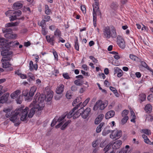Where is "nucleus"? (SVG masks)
I'll return each mask as SVG.
<instances>
[{
    "instance_id": "obj_56",
    "label": "nucleus",
    "mask_w": 153,
    "mask_h": 153,
    "mask_svg": "<svg viewBox=\"0 0 153 153\" xmlns=\"http://www.w3.org/2000/svg\"><path fill=\"white\" fill-rule=\"evenodd\" d=\"M51 17L50 16L48 15H45L44 16V19L43 20L45 22H47L49 21L50 20Z\"/></svg>"
},
{
    "instance_id": "obj_16",
    "label": "nucleus",
    "mask_w": 153,
    "mask_h": 153,
    "mask_svg": "<svg viewBox=\"0 0 153 153\" xmlns=\"http://www.w3.org/2000/svg\"><path fill=\"white\" fill-rule=\"evenodd\" d=\"M9 96V94L8 93H7L4 94L0 98V104H3L7 100L8 97Z\"/></svg>"
},
{
    "instance_id": "obj_54",
    "label": "nucleus",
    "mask_w": 153,
    "mask_h": 153,
    "mask_svg": "<svg viewBox=\"0 0 153 153\" xmlns=\"http://www.w3.org/2000/svg\"><path fill=\"white\" fill-rule=\"evenodd\" d=\"M79 102V98L78 97L76 98L73 102L72 105L74 106H75L76 103H77Z\"/></svg>"
},
{
    "instance_id": "obj_50",
    "label": "nucleus",
    "mask_w": 153,
    "mask_h": 153,
    "mask_svg": "<svg viewBox=\"0 0 153 153\" xmlns=\"http://www.w3.org/2000/svg\"><path fill=\"white\" fill-rule=\"evenodd\" d=\"M10 21H12L17 19V17L14 15L13 14V15L10 16L9 17Z\"/></svg>"
},
{
    "instance_id": "obj_10",
    "label": "nucleus",
    "mask_w": 153,
    "mask_h": 153,
    "mask_svg": "<svg viewBox=\"0 0 153 153\" xmlns=\"http://www.w3.org/2000/svg\"><path fill=\"white\" fill-rule=\"evenodd\" d=\"M91 109L89 108H87L85 110L83 108V111H81V116L84 119L86 118L91 113Z\"/></svg>"
},
{
    "instance_id": "obj_46",
    "label": "nucleus",
    "mask_w": 153,
    "mask_h": 153,
    "mask_svg": "<svg viewBox=\"0 0 153 153\" xmlns=\"http://www.w3.org/2000/svg\"><path fill=\"white\" fill-rule=\"evenodd\" d=\"M89 58L91 59L93 62L95 63H98V60L96 58H95L93 56H89Z\"/></svg>"
},
{
    "instance_id": "obj_7",
    "label": "nucleus",
    "mask_w": 153,
    "mask_h": 153,
    "mask_svg": "<svg viewBox=\"0 0 153 153\" xmlns=\"http://www.w3.org/2000/svg\"><path fill=\"white\" fill-rule=\"evenodd\" d=\"M33 105V107L30 109L29 113L28 114V117L29 118L32 117L35 113H36L38 115H40L42 111H38V109L35 108V105Z\"/></svg>"
},
{
    "instance_id": "obj_63",
    "label": "nucleus",
    "mask_w": 153,
    "mask_h": 153,
    "mask_svg": "<svg viewBox=\"0 0 153 153\" xmlns=\"http://www.w3.org/2000/svg\"><path fill=\"white\" fill-rule=\"evenodd\" d=\"M147 99L150 102H151L153 100V95L151 94L148 96Z\"/></svg>"
},
{
    "instance_id": "obj_31",
    "label": "nucleus",
    "mask_w": 153,
    "mask_h": 153,
    "mask_svg": "<svg viewBox=\"0 0 153 153\" xmlns=\"http://www.w3.org/2000/svg\"><path fill=\"white\" fill-rule=\"evenodd\" d=\"M129 148V146L126 145L124 148H123L120 150L119 153H127L128 150Z\"/></svg>"
},
{
    "instance_id": "obj_52",
    "label": "nucleus",
    "mask_w": 153,
    "mask_h": 153,
    "mask_svg": "<svg viewBox=\"0 0 153 153\" xmlns=\"http://www.w3.org/2000/svg\"><path fill=\"white\" fill-rule=\"evenodd\" d=\"M78 39H77L76 40L75 42V48L77 51L79 50V45L77 42Z\"/></svg>"
},
{
    "instance_id": "obj_30",
    "label": "nucleus",
    "mask_w": 153,
    "mask_h": 153,
    "mask_svg": "<svg viewBox=\"0 0 153 153\" xmlns=\"http://www.w3.org/2000/svg\"><path fill=\"white\" fill-rule=\"evenodd\" d=\"M105 123L102 122L97 127L96 129V132L97 133H99L101 131V128L102 127L105 126Z\"/></svg>"
},
{
    "instance_id": "obj_12",
    "label": "nucleus",
    "mask_w": 153,
    "mask_h": 153,
    "mask_svg": "<svg viewBox=\"0 0 153 153\" xmlns=\"http://www.w3.org/2000/svg\"><path fill=\"white\" fill-rule=\"evenodd\" d=\"M66 117V116L65 115H62L61 117H59V118L58 117H56L57 118V120L59 122H60L59 124L56 126V128H59L64 123V119Z\"/></svg>"
},
{
    "instance_id": "obj_22",
    "label": "nucleus",
    "mask_w": 153,
    "mask_h": 153,
    "mask_svg": "<svg viewBox=\"0 0 153 153\" xmlns=\"http://www.w3.org/2000/svg\"><path fill=\"white\" fill-rule=\"evenodd\" d=\"M103 117L104 115L103 114H101L99 115L95 120V124H99L101 122Z\"/></svg>"
},
{
    "instance_id": "obj_27",
    "label": "nucleus",
    "mask_w": 153,
    "mask_h": 153,
    "mask_svg": "<svg viewBox=\"0 0 153 153\" xmlns=\"http://www.w3.org/2000/svg\"><path fill=\"white\" fill-rule=\"evenodd\" d=\"M17 35L16 34H11L10 33H6L4 34V36L8 39H14L16 37Z\"/></svg>"
},
{
    "instance_id": "obj_37",
    "label": "nucleus",
    "mask_w": 153,
    "mask_h": 153,
    "mask_svg": "<svg viewBox=\"0 0 153 153\" xmlns=\"http://www.w3.org/2000/svg\"><path fill=\"white\" fill-rule=\"evenodd\" d=\"M97 14L93 13V24L95 27H96L97 25Z\"/></svg>"
},
{
    "instance_id": "obj_28",
    "label": "nucleus",
    "mask_w": 153,
    "mask_h": 153,
    "mask_svg": "<svg viewBox=\"0 0 153 153\" xmlns=\"http://www.w3.org/2000/svg\"><path fill=\"white\" fill-rule=\"evenodd\" d=\"M7 41L4 38H1L0 40V45L2 46V47H0V51L2 50V48H4V46L5 47L7 44Z\"/></svg>"
},
{
    "instance_id": "obj_43",
    "label": "nucleus",
    "mask_w": 153,
    "mask_h": 153,
    "mask_svg": "<svg viewBox=\"0 0 153 153\" xmlns=\"http://www.w3.org/2000/svg\"><path fill=\"white\" fill-rule=\"evenodd\" d=\"M17 22H15V23L11 22V23H7L5 25V27H9L12 26H15L17 25Z\"/></svg>"
},
{
    "instance_id": "obj_47",
    "label": "nucleus",
    "mask_w": 153,
    "mask_h": 153,
    "mask_svg": "<svg viewBox=\"0 0 153 153\" xmlns=\"http://www.w3.org/2000/svg\"><path fill=\"white\" fill-rule=\"evenodd\" d=\"M74 84L80 86L82 85V82L80 79L76 80L74 81Z\"/></svg>"
},
{
    "instance_id": "obj_3",
    "label": "nucleus",
    "mask_w": 153,
    "mask_h": 153,
    "mask_svg": "<svg viewBox=\"0 0 153 153\" xmlns=\"http://www.w3.org/2000/svg\"><path fill=\"white\" fill-rule=\"evenodd\" d=\"M107 102L102 103V100H99L96 102L94 105L93 107V110L95 111H96L98 109L103 110L107 106Z\"/></svg>"
},
{
    "instance_id": "obj_35",
    "label": "nucleus",
    "mask_w": 153,
    "mask_h": 153,
    "mask_svg": "<svg viewBox=\"0 0 153 153\" xmlns=\"http://www.w3.org/2000/svg\"><path fill=\"white\" fill-rule=\"evenodd\" d=\"M71 121L70 120H68L61 126V129L62 130H65L66 128L68 125L71 123Z\"/></svg>"
},
{
    "instance_id": "obj_60",
    "label": "nucleus",
    "mask_w": 153,
    "mask_h": 153,
    "mask_svg": "<svg viewBox=\"0 0 153 153\" xmlns=\"http://www.w3.org/2000/svg\"><path fill=\"white\" fill-rule=\"evenodd\" d=\"M57 119V118H56V117L54 118L51 123V126H53L54 125H55L56 122H58Z\"/></svg>"
},
{
    "instance_id": "obj_42",
    "label": "nucleus",
    "mask_w": 153,
    "mask_h": 153,
    "mask_svg": "<svg viewBox=\"0 0 153 153\" xmlns=\"http://www.w3.org/2000/svg\"><path fill=\"white\" fill-rule=\"evenodd\" d=\"M142 131L143 133H144L147 135H150L151 134V132L150 130L148 129H143L142 130Z\"/></svg>"
},
{
    "instance_id": "obj_48",
    "label": "nucleus",
    "mask_w": 153,
    "mask_h": 153,
    "mask_svg": "<svg viewBox=\"0 0 153 153\" xmlns=\"http://www.w3.org/2000/svg\"><path fill=\"white\" fill-rule=\"evenodd\" d=\"M128 113V111L126 110H124L122 113V115L123 117L128 116L127 114Z\"/></svg>"
},
{
    "instance_id": "obj_5",
    "label": "nucleus",
    "mask_w": 153,
    "mask_h": 153,
    "mask_svg": "<svg viewBox=\"0 0 153 153\" xmlns=\"http://www.w3.org/2000/svg\"><path fill=\"white\" fill-rule=\"evenodd\" d=\"M122 135V131L121 130H115L112 131L110 137L112 139H117L119 138Z\"/></svg>"
},
{
    "instance_id": "obj_15",
    "label": "nucleus",
    "mask_w": 153,
    "mask_h": 153,
    "mask_svg": "<svg viewBox=\"0 0 153 153\" xmlns=\"http://www.w3.org/2000/svg\"><path fill=\"white\" fill-rule=\"evenodd\" d=\"M64 89V86L62 84H60L57 87L56 90V92L58 94H62Z\"/></svg>"
},
{
    "instance_id": "obj_32",
    "label": "nucleus",
    "mask_w": 153,
    "mask_h": 153,
    "mask_svg": "<svg viewBox=\"0 0 153 153\" xmlns=\"http://www.w3.org/2000/svg\"><path fill=\"white\" fill-rule=\"evenodd\" d=\"M144 110L146 112L150 113L152 110L151 105L149 104L146 105L145 107Z\"/></svg>"
},
{
    "instance_id": "obj_61",
    "label": "nucleus",
    "mask_w": 153,
    "mask_h": 153,
    "mask_svg": "<svg viewBox=\"0 0 153 153\" xmlns=\"http://www.w3.org/2000/svg\"><path fill=\"white\" fill-rule=\"evenodd\" d=\"M81 9L83 13H85L86 12V8L84 5H81Z\"/></svg>"
},
{
    "instance_id": "obj_45",
    "label": "nucleus",
    "mask_w": 153,
    "mask_h": 153,
    "mask_svg": "<svg viewBox=\"0 0 153 153\" xmlns=\"http://www.w3.org/2000/svg\"><path fill=\"white\" fill-rule=\"evenodd\" d=\"M22 14V12L20 10L15 11L13 13L17 17L20 16Z\"/></svg>"
},
{
    "instance_id": "obj_11",
    "label": "nucleus",
    "mask_w": 153,
    "mask_h": 153,
    "mask_svg": "<svg viewBox=\"0 0 153 153\" xmlns=\"http://www.w3.org/2000/svg\"><path fill=\"white\" fill-rule=\"evenodd\" d=\"M10 60L6 58H2L1 62H2V67L3 68H6L9 67L10 65H11L10 63L8 62V61H10Z\"/></svg>"
},
{
    "instance_id": "obj_51",
    "label": "nucleus",
    "mask_w": 153,
    "mask_h": 153,
    "mask_svg": "<svg viewBox=\"0 0 153 153\" xmlns=\"http://www.w3.org/2000/svg\"><path fill=\"white\" fill-rule=\"evenodd\" d=\"M46 22H45L43 19L41 21L40 23V26L41 27H46Z\"/></svg>"
},
{
    "instance_id": "obj_20",
    "label": "nucleus",
    "mask_w": 153,
    "mask_h": 153,
    "mask_svg": "<svg viewBox=\"0 0 153 153\" xmlns=\"http://www.w3.org/2000/svg\"><path fill=\"white\" fill-rule=\"evenodd\" d=\"M21 92L20 90H17L12 93L11 94L10 96L13 99L17 98L19 96H20Z\"/></svg>"
},
{
    "instance_id": "obj_40",
    "label": "nucleus",
    "mask_w": 153,
    "mask_h": 153,
    "mask_svg": "<svg viewBox=\"0 0 153 153\" xmlns=\"http://www.w3.org/2000/svg\"><path fill=\"white\" fill-rule=\"evenodd\" d=\"M129 57L131 59L134 61L137 60V59H139L137 56L132 54H130Z\"/></svg>"
},
{
    "instance_id": "obj_8",
    "label": "nucleus",
    "mask_w": 153,
    "mask_h": 153,
    "mask_svg": "<svg viewBox=\"0 0 153 153\" xmlns=\"http://www.w3.org/2000/svg\"><path fill=\"white\" fill-rule=\"evenodd\" d=\"M12 52L9 51L8 50H2L1 52V54L3 56V58H6L8 59H11L12 57Z\"/></svg>"
},
{
    "instance_id": "obj_25",
    "label": "nucleus",
    "mask_w": 153,
    "mask_h": 153,
    "mask_svg": "<svg viewBox=\"0 0 153 153\" xmlns=\"http://www.w3.org/2000/svg\"><path fill=\"white\" fill-rule=\"evenodd\" d=\"M83 108H81L78 111L73 114V119H76L78 118L80 115H81V111H82Z\"/></svg>"
},
{
    "instance_id": "obj_21",
    "label": "nucleus",
    "mask_w": 153,
    "mask_h": 153,
    "mask_svg": "<svg viewBox=\"0 0 153 153\" xmlns=\"http://www.w3.org/2000/svg\"><path fill=\"white\" fill-rule=\"evenodd\" d=\"M115 112L113 110H111L108 112L105 115V117L107 119H108L113 117L115 115Z\"/></svg>"
},
{
    "instance_id": "obj_1",
    "label": "nucleus",
    "mask_w": 153,
    "mask_h": 153,
    "mask_svg": "<svg viewBox=\"0 0 153 153\" xmlns=\"http://www.w3.org/2000/svg\"><path fill=\"white\" fill-rule=\"evenodd\" d=\"M45 95L40 94L37 93L35 95L33 104L35 105V108L38 110H42L44 107V100H45Z\"/></svg>"
},
{
    "instance_id": "obj_26",
    "label": "nucleus",
    "mask_w": 153,
    "mask_h": 153,
    "mask_svg": "<svg viewBox=\"0 0 153 153\" xmlns=\"http://www.w3.org/2000/svg\"><path fill=\"white\" fill-rule=\"evenodd\" d=\"M76 109L77 107H75L72 110L70 111L68 113L65 115L66 117V116L68 118H70L72 117H73V113Z\"/></svg>"
},
{
    "instance_id": "obj_53",
    "label": "nucleus",
    "mask_w": 153,
    "mask_h": 153,
    "mask_svg": "<svg viewBox=\"0 0 153 153\" xmlns=\"http://www.w3.org/2000/svg\"><path fill=\"white\" fill-rule=\"evenodd\" d=\"M111 6L112 9L115 10L118 7V5L116 3L113 2L111 4Z\"/></svg>"
},
{
    "instance_id": "obj_49",
    "label": "nucleus",
    "mask_w": 153,
    "mask_h": 153,
    "mask_svg": "<svg viewBox=\"0 0 153 153\" xmlns=\"http://www.w3.org/2000/svg\"><path fill=\"white\" fill-rule=\"evenodd\" d=\"M121 71V69L118 67H115L114 68V74L115 75L116 74L120 72Z\"/></svg>"
},
{
    "instance_id": "obj_19",
    "label": "nucleus",
    "mask_w": 153,
    "mask_h": 153,
    "mask_svg": "<svg viewBox=\"0 0 153 153\" xmlns=\"http://www.w3.org/2000/svg\"><path fill=\"white\" fill-rule=\"evenodd\" d=\"M36 89L37 87L35 86H33L30 88L29 94V96L30 98V100L32 99L31 97L34 95Z\"/></svg>"
},
{
    "instance_id": "obj_18",
    "label": "nucleus",
    "mask_w": 153,
    "mask_h": 153,
    "mask_svg": "<svg viewBox=\"0 0 153 153\" xmlns=\"http://www.w3.org/2000/svg\"><path fill=\"white\" fill-rule=\"evenodd\" d=\"M98 3L96 2V4L93 5V13L97 14V15L100 14L101 12L99 10V7L97 5Z\"/></svg>"
},
{
    "instance_id": "obj_33",
    "label": "nucleus",
    "mask_w": 153,
    "mask_h": 153,
    "mask_svg": "<svg viewBox=\"0 0 153 153\" xmlns=\"http://www.w3.org/2000/svg\"><path fill=\"white\" fill-rule=\"evenodd\" d=\"M61 32L59 29L57 28L54 32V36L58 37H60L61 36Z\"/></svg>"
},
{
    "instance_id": "obj_44",
    "label": "nucleus",
    "mask_w": 153,
    "mask_h": 153,
    "mask_svg": "<svg viewBox=\"0 0 153 153\" xmlns=\"http://www.w3.org/2000/svg\"><path fill=\"white\" fill-rule=\"evenodd\" d=\"M3 33H11L12 32V30L10 28H4L2 29Z\"/></svg>"
},
{
    "instance_id": "obj_34",
    "label": "nucleus",
    "mask_w": 153,
    "mask_h": 153,
    "mask_svg": "<svg viewBox=\"0 0 153 153\" xmlns=\"http://www.w3.org/2000/svg\"><path fill=\"white\" fill-rule=\"evenodd\" d=\"M139 96V99L140 100V103H141L142 102L146 100V96L144 94H140Z\"/></svg>"
},
{
    "instance_id": "obj_41",
    "label": "nucleus",
    "mask_w": 153,
    "mask_h": 153,
    "mask_svg": "<svg viewBox=\"0 0 153 153\" xmlns=\"http://www.w3.org/2000/svg\"><path fill=\"white\" fill-rule=\"evenodd\" d=\"M128 119V116L123 117L121 120V123L123 125L126 123Z\"/></svg>"
},
{
    "instance_id": "obj_23",
    "label": "nucleus",
    "mask_w": 153,
    "mask_h": 153,
    "mask_svg": "<svg viewBox=\"0 0 153 153\" xmlns=\"http://www.w3.org/2000/svg\"><path fill=\"white\" fill-rule=\"evenodd\" d=\"M22 4L18 1L15 3L13 6V9L15 10H18L22 7Z\"/></svg>"
},
{
    "instance_id": "obj_17",
    "label": "nucleus",
    "mask_w": 153,
    "mask_h": 153,
    "mask_svg": "<svg viewBox=\"0 0 153 153\" xmlns=\"http://www.w3.org/2000/svg\"><path fill=\"white\" fill-rule=\"evenodd\" d=\"M55 36H53L51 37L50 36H47L46 39L47 42L50 43L51 44L53 45L55 42Z\"/></svg>"
},
{
    "instance_id": "obj_58",
    "label": "nucleus",
    "mask_w": 153,
    "mask_h": 153,
    "mask_svg": "<svg viewBox=\"0 0 153 153\" xmlns=\"http://www.w3.org/2000/svg\"><path fill=\"white\" fill-rule=\"evenodd\" d=\"M86 87L84 86H82V87L79 90V92L80 93H83L86 90Z\"/></svg>"
},
{
    "instance_id": "obj_4",
    "label": "nucleus",
    "mask_w": 153,
    "mask_h": 153,
    "mask_svg": "<svg viewBox=\"0 0 153 153\" xmlns=\"http://www.w3.org/2000/svg\"><path fill=\"white\" fill-rule=\"evenodd\" d=\"M29 109L27 107H26L24 109H22V108H19L17 111H19V116H21V120L24 121L27 118V115L28 111Z\"/></svg>"
},
{
    "instance_id": "obj_36",
    "label": "nucleus",
    "mask_w": 153,
    "mask_h": 153,
    "mask_svg": "<svg viewBox=\"0 0 153 153\" xmlns=\"http://www.w3.org/2000/svg\"><path fill=\"white\" fill-rule=\"evenodd\" d=\"M27 76L28 77L30 78L27 79L28 81L29 82H30V80H34L35 79V77L33 74L31 73H29L28 74Z\"/></svg>"
},
{
    "instance_id": "obj_38",
    "label": "nucleus",
    "mask_w": 153,
    "mask_h": 153,
    "mask_svg": "<svg viewBox=\"0 0 153 153\" xmlns=\"http://www.w3.org/2000/svg\"><path fill=\"white\" fill-rule=\"evenodd\" d=\"M16 74H17L18 75L20 76V78L22 79H26L27 78V76L25 74H22L19 73L18 72H16Z\"/></svg>"
},
{
    "instance_id": "obj_57",
    "label": "nucleus",
    "mask_w": 153,
    "mask_h": 153,
    "mask_svg": "<svg viewBox=\"0 0 153 153\" xmlns=\"http://www.w3.org/2000/svg\"><path fill=\"white\" fill-rule=\"evenodd\" d=\"M33 61H30L29 63V69L30 71H32L33 69Z\"/></svg>"
},
{
    "instance_id": "obj_14",
    "label": "nucleus",
    "mask_w": 153,
    "mask_h": 153,
    "mask_svg": "<svg viewBox=\"0 0 153 153\" xmlns=\"http://www.w3.org/2000/svg\"><path fill=\"white\" fill-rule=\"evenodd\" d=\"M122 143V141L120 140L116 141L112 146V148L114 149H118L120 147Z\"/></svg>"
},
{
    "instance_id": "obj_59",
    "label": "nucleus",
    "mask_w": 153,
    "mask_h": 153,
    "mask_svg": "<svg viewBox=\"0 0 153 153\" xmlns=\"http://www.w3.org/2000/svg\"><path fill=\"white\" fill-rule=\"evenodd\" d=\"M112 144H110V143L107 145L104 149V151L105 152H108L109 150V148H110V146Z\"/></svg>"
},
{
    "instance_id": "obj_2",
    "label": "nucleus",
    "mask_w": 153,
    "mask_h": 153,
    "mask_svg": "<svg viewBox=\"0 0 153 153\" xmlns=\"http://www.w3.org/2000/svg\"><path fill=\"white\" fill-rule=\"evenodd\" d=\"M103 33L105 38L109 39L111 37L115 38L117 36L116 30L114 27H113L111 30L109 27H105L103 30Z\"/></svg>"
},
{
    "instance_id": "obj_13",
    "label": "nucleus",
    "mask_w": 153,
    "mask_h": 153,
    "mask_svg": "<svg viewBox=\"0 0 153 153\" xmlns=\"http://www.w3.org/2000/svg\"><path fill=\"white\" fill-rule=\"evenodd\" d=\"M53 92L51 90L47 91L46 95H45V100L46 101H50L53 97Z\"/></svg>"
},
{
    "instance_id": "obj_24",
    "label": "nucleus",
    "mask_w": 153,
    "mask_h": 153,
    "mask_svg": "<svg viewBox=\"0 0 153 153\" xmlns=\"http://www.w3.org/2000/svg\"><path fill=\"white\" fill-rule=\"evenodd\" d=\"M22 94L23 96L25 97V99L26 100L28 101H30V98L29 96L28 90H24L22 92Z\"/></svg>"
},
{
    "instance_id": "obj_9",
    "label": "nucleus",
    "mask_w": 153,
    "mask_h": 153,
    "mask_svg": "<svg viewBox=\"0 0 153 153\" xmlns=\"http://www.w3.org/2000/svg\"><path fill=\"white\" fill-rule=\"evenodd\" d=\"M117 39V43L119 47L122 49L126 47V45L124 39L121 36H118Z\"/></svg>"
},
{
    "instance_id": "obj_64",
    "label": "nucleus",
    "mask_w": 153,
    "mask_h": 153,
    "mask_svg": "<svg viewBox=\"0 0 153 153\" xmlns=\"http://www.w3.org/2000/svg\"><path fill=\"white\" fill-rule=\"evenodd\" d=\"M11 109L9 108H4L3 109V111L6 113L10 112L11 111Z\"/></svg>"
},
{
    "instance_id": "obj_6",
    "label": "nucleus",
    "mask_w": 153,
    "mask_h": 153,
    "mask_svg": "<svg viewBox=\"0 0 153 153\" xmlns=\"http://www.w3.org/2000/svg\"><path fill=\"white\" fill-rule=\"evenodd\" d=\"M20 112L19 111L15 110L14 113L12 114L11 117L10 118V120L13 123H15L18 121L20 117L19 116Z\"/></svg>"
},
{
    "instance_id": "obj_29",
    "label": "nucleus",
    "mask_w": 153,
    "mask_h": 153,
    "mask_svg": "<svg viewBox=\"0 0 153 153\" xmlns=\"http://www.w3.org/2000/svg\"><path fill=\"white\" fill-rule=\"evenodd\" d=\"M139 61L141 63V65L143 67L151 71H152V70L150 68H149L148 65L145 62L143 61H141L140 60Z\"/></svg>"
},
{
    "instance_id": "obj_55",
    "label": "nucleus",
    "mask_w": 153,
    "mask_h": 153,
    "mask_svg": "<svg viewBox=\"0 0 153 153\" xmlns=\"http://www.w3.org/2000/svg\"><path fill=\"white\" fill-rule=\"evenodd\" d=\"M42 34L44 35H46L47 33V31L46 30V27H42Z\"/></svg>"
},
{
    "instance_id": "obj_39",
    "label": "nucleus",
    "mask_w": 153,
    "mask_h": 153,
    "mask_svg": "<svg viewBox=\"0 0 153 153\" xmlns=\"http://www.w3.org/2000/svg\"><path fill=\"white\" fill-rule=\"evenodd\" d=\"M110 130H107L106 128H105L102 132V135L103 136H106L110 133Z\"/></svg>"
},
{
    "instance_id": "obj_62",
    "label": "nucleus",
    "mask_w": 153,
    "mask_h": 153,
    "mask_svg": "<svg viewBox=\"0 0 153 153\" xmlns=\"http://www.w3.org/2000/svg\"><path fill=\"white\" fill-rule=\"evenodd\" d=\"M63 76L64 78L66 79H70V77L69 76L68 74L67 73H64L63 74Z\"/></svg>"
}]
</instances>
